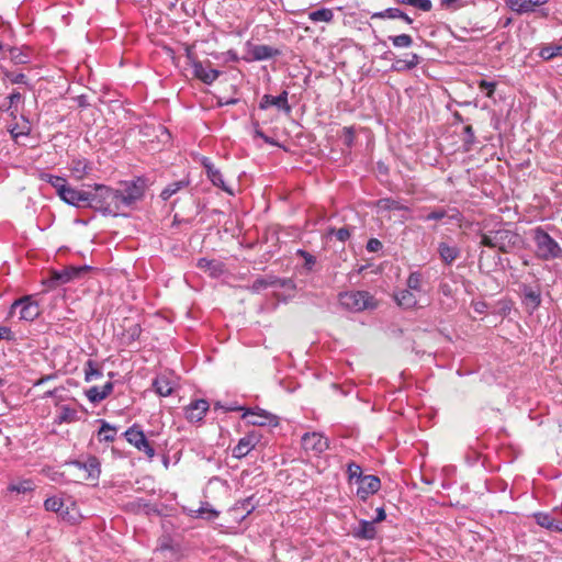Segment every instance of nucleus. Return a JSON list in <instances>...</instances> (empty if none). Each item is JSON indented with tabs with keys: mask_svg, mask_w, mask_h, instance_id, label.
<instances>
[{
	"mask_svg": "<svg viewBox=\"0 0 562 562\" xmlns=\"http://www.w3.org/2000/svg\"><path fill=\"white\" fill-rule=\"evenodd\" d=\"M89 204L88 207L100 212L103 215L117 216L121 210L119 190L105 184H88Z\"/></svg>",
	"mask_w": 562,
	"mask_h": 562,
	"instance_id": "nucleus-1",
	"label": "nucleus"
},
{
	"mask_svg": "<svg viewBox=\"0 0 562 562\" xmlns=\"http://www.w3.org/2000/svg\"><path fill=\"white\" fill-rule=\"evenodd\" d=\"M519 243L520 236L507 228L488 231L481 235V245L488 248H496L502 252L512 251Z\"/></svg>",
	"mask_w": 562,
	"mask_h": 562,
	"instance_id": "nucleus-2",
	"label": "nucleus"
},
{
	"mask_svg": "<svg viewBox=\"0 0 562 562\" xmlns=\"http://www.w3.org/2000/svg\"><path fill=\"white\" fill-rule=\"evenodd\" d=\"M532 238L539 259L549 261L562 258V247L541 226L532 231Z\"/></svg>",
	"mask_w": 562,
	"mask_h": 562,
	"instance_id": "nucleus-3",
	"label": "nucleus"
},
{
	"mask_svg": "<svg viewBox=\"0 0 562 562\" xmlns=\"http://www.w3.org/2000/svg\"><path fill=\"white\" fill-rule=\"evenodd\" d=\"M339 304L350 312H362L376 306L374 297L368 291H349L339 294Z\"/></svg>",
	"mask_w": 562,
	"mask_h": 562,
	"instance_id": "nucleus-4",
	"label": "nucleus"
},
{
	"mask_svg": "<svg viewBox=\"0 0 562 562\" xmlns=\"http://www.w3.org/2000/svg\"><path fill=\"white\" fill-rule=\"evenodd\" d=\"M188 64L191 66L193 76L205 85H212L221 76V71L211 67V61H201L191 53L187 54Z\"/></svg>",
	"mask_w": 562,
	"mask_h": 562,
	"instance_id": "nucleus-5",
	"label": "nucleus"
},
{
	"mask_svg": "<svg viewBox=\"0 0 562 562\" xmlns=\"http://www.w3.org/2000/svg\"><path fill=\"white\" fill-rule=\"evenodd\" d=\"M146 180L142 177L124 183V190H119L121 207L131 206L139 201L145 193Z\"/></svg>",
	"mask_w": 562,
	"mask_h": 562,
	"instance_id": "nucleus-6",
	"label": "nucleus"
},
{
	"mask_svg": "<svg viewBox=\"0 0 562 562\" xmlns=\"http://www.w3.org/2000/svg\"><path fill=\"white\" fill-rule=\"evenodd\" d=\"M18 310L19 318L27 322L34 321L41 313L38 303L31 295L15 300L10 307V315H14Z\"/></svg>",
	"mask_w": 562,
	"mask_h": 562,
	"instance_id": "nucleus-7",
	"label": "nucleus"
},
{
	"mask_svg": "<svg viewBox=\"0 0 562 562\" xmlns=\"http://www.w3.org/2000/svg\"><path fill=\"white\" fill-rule=\"evenodd\" d=\"M124 437L128 443L134 446L138 451L144 452L149 459L155 457V449L147 440L144 431L138 425H133L125 432Z\"/></svg>",
	"mask_w": 562,
	"mask_h": 562,
	"instance_id": "nucleus-8",
	"label": "nucleus"
},
{
	"mask_svg": "<svg viewBox=\"0 0 562 562\" xmlns=\"http://www.w3.org/2000/svg\"><path fill=\"white\" fill-rule=\"evenodd\" d=\"M57 195L67 204L75 207H88L89 204V190H78L68 186L66 182L64 187L59 188Z\"/></svg>",
	"mask_w": 562,
	"mask_h": 562,
	"instance_id": "nucleus-9",
	"label": "nucleus"
},
{
	"mask_svg": "<svg viewBox=\"0 0 562 562\" xmlns=\"http://www.w3.org/2000/svg\"><path fill=\"white\" fill-rule=\"evenodd\" d=\"M91 270L90 266H69L60 271H53L49 282L55 285L66 284L75 279L80 278L82 274Z\"/></svg>",
	"mask_w": 562,
	"mask_h": 562,
	"instance_id": "nucleus-10",
	"label": "nucleus"
},
{
	"mask_svg": "<svg viewBox=\"0 0 562 562\" xmlns=\"http://www.w3.org/2000/svg\"><path fill=\"white\" fill-rule=\"evenodd\" d=\"M302 447L305 451H311L314 454H321L329 447L328 439L319 432H306L301 439Z\"/></svg>",
	"mask_w": 562,
	"mask_h": 562,
	"instance_id": "nucleus-11",
	"label": "nucleus"
},
{
	"mask_svg": "<svg viewBox=\"0 0 562 562\" xmlns=\"http://www.w3.org/2000/svg\"><path fill=\"white\" fill-rule=\"evenodd\" d=\"M521 301L529 314H532L541 304V291L528 284L520 285Z\"/></svg>",
	"mask_w": 562,
	"mask_h": 562,
	"instance_id": "nucleus-12",
	"label": "nucleus"
},
{
	"mask_svg": "<svg viewBox=\"0 0 562 562\" xmlns=\"http://www.w3.org/2000/svg\"><path fill=\"white\" fill-rule=\"evenodd\" d=\"M69 464L82 470L86 474L83 477L86 480L97 481L101 473V464L97 457L90 456L86 461L74 460L69 462Z\"/></svg>",
	"mask_w": 562,
	"mask_h": 562,
	"instance_id": "nucleus-13",
	"label": "nucleus"
},
{
	"mask_svg": "<svg viewBox=\"0 0 562 562\" xmlns=\"http://www.w3.org/2000/svg\"><path fill=\"white\" fill-rule=\"evenodd\" d=\"M280 54L279 49L265 45V44H250L248 43V55L245 57L247 61H261L273 58Z\"/></svg>",
	"mask_w": 562,
	"mask_h": 562,
	"instance_id": "nucleus-14",
	"label": "nucleus"
},
{
	"mask_svg": "<svg viewBox=\"0 0 562 562\" xmlns=\"http://www.w3.org/2000/svg\"><path fill=\"white\" fill-rule=\"evenodd\" d=\"M289 92L283 90L279 95L273 97L271 94H263L260 102L259 109L267 110L269 106H277L279 110L290 114L292 111L291 105L288 101Z\"/></svg>",
	"mask_w": 562,
	"mask_h": 562,
	"instance_id": "nucleus-15",
	"label": "nucleus"
},
{
	"mask_svg": "<svg viewBox=\"0 0 562 562\" xmlns=\"http://www.w3.org/2000/svg\"><path fill=\"white\" fill-rule=\"evenodd\" d=\"M209 408L210 405L206 400L200 398L192 401L184 407V417L190 423H199L204 418Z\"/></svg>",
	"mask_w": 562,
	"mask_h": 562,
	"instance_id": "nucleus-16",
	"label": "nucleus"
},
{
	"mask_svg": "<svg viewBox=\"0 0 562 562\" xmlns=\"http://www.w3.org/2000/svg\"><path fill=\"white\" fill-rule=\"evenodd\" d=\"M381 487V481L376 475H366L358 483L356 495L361 501H367L369 496L375 494Z\"/></svg>",
	"mask_w": 562,
	"mask_h": 562,
	"instance_id": "nucleus-17",
	"label": "nucleus"
},
{
	"mask_svg": "<svg viewBox=\"0 0 562 562\" xmlns=\"http://www.w3.org/2000/svg\"><path fill=\"white\" fill-rule=\"evenodd\" d=\"M258 442L259 436L256 432H248L246 436L241 437L232 449V456L236 459H241L254 450Z\"/></svg>",
	"mask_w": 562,
	"mask_h": 562,
	"instance_id": "nucleus-18",
	"label": "nucleus"
},
{
	"mask_svg": "<svg viewBox=\"0 0 562 562\" xmlns=\"http://www.w3.org/2000/svg\"><path fill=\"white\" fill-rule=\"evenodd\" d=\"M248 416L251 417V419H249V424L255 426L278 425V417L261 408L246 409V412L243 414V417L245 418Z\"/></svg>",
	"mask_w": 562,
	"mask_h": 562,
	"instance_id": "nucleus-19",
	"label": "nucleus"
},
{
	"mask_svg": "<svg viewBox=\"0 0 562 562\" xmlns=\"http://www.w3.org/2000/svg\"><path fill=\"white\" fill-rule=\"evenodd\" d=\"M202 166L203 168L205 169V172H206V176L209 178V180L215 186V187H218L221 188L223 191L229 193V194H233V191L231 190L229 187L226 186L225 181H224V178H223V175L222 172L220 171V169H217L213 164L212 161L210 160V158L207 157H204L202 159Z\"/></svg>",
	"mask_w": 562,
	"mask_h": 562,
	"instance_id": "nucleus-20",
	"label": "nucleus"
},
{
	"mask_svg": "<svg viewBox=\"0 0 562 562\" xmlns=\"http://www.w3.org/2000/svg\"><path fill=\"white\" fill-rule=\"evenodd\" d=\"M549 0H505L506 5L517 14L536 11L538 7L546 4Z\"/></svg>",
	"mask_w": 562,
	"mask_h": 562,
	"instance_id": "nucleus-21",
	"label": "nucleus"
},
{
	"mask_svg": "<svg viewBox=\"0 0 562 562\" xmlns=\"http://www.w3.org/2000/svg\"><path fill=\"white\" fill-rule=\"evenodd\" d=\"M536 522L550 531L562 532V520H557L551 513L538 512L533 514Z\"/></svg>",
	"mask_w": 562,
	"mask_h": 562,
	"instance_id": "nucleus-22",
	"label": "nucleus"
},
{
	"mask_svg": "<svg viewBox=\"0 0 562 562\" xmlns=\"http://www.w3.org/2000/svg\"><path fill=\"white\" fill-rule=\"evenodd\" d=\"M371 19H379V20H385V19L395 20V19H400V20H403L407 24H412L414 22L413 18H411L406 12H404L403 10H401L398 8H387L385 10H382V11H379V12H374L371 15Z\"/></svg>",
	"mask_w": 562,
	"mask_h": 562,
	"instance_id": "nucleus-23",
	"label": "nucleus"
},
{
	"mask_svg": "<svg viewBox=\"0 0 562 562\" xmlns=\"http://www.w3.org/2000/svg\"><path fill=\"white\" fill-rule=\"evenodd\" d=\"M418 294L414 291L406 289L398 290L394 293V300L396 303L404 308H413L418 303Z\"/></svg>",
	"mask_w": 562,
	"mask_h": 562,
	"instance_id": "nucleus-24",
	"label": "nucleus"
},
{
	"mask_svg": "<svg viewBox=\"0 0 562 562\" xmlns=\"http://www.w3.org/2000/svg\"><path fill=\"white\" fill-rule=\"evenodd\" d=\"M352 536L357 539L372 540L376 536V528L374 521L361 519L358 528H355Z\"/></svg>",
	"mask_w": 562,
	"mask_h": 562,
	"instance_id": "nucleus-25",
	"label": "nucleus"
},
{
	"mask_svg": "<svg viewBox=\"0 0 562 562\" xmlns=\"http://www.w3.org/2000/svg\"><path fill=\"white\" fill-rule=\"evenodd\" d=\"M92 170V166L86 158L72 159L70 164V171L76 180H82Z\"/></svg>",
	"mask_w": 562,
	"mask_h": 562,
	"instance_id": "nucleus-26",
	"label": "nucleus"
},
{
	"mask_svg": "<svg viewBox=\"0 0 562 562\" xmlns=\"http://www.w3.org/2000/svg\"><path fill=\"white\" fill-rule=\"evenodd\" d=\"M113 391V383L106 382L103 386H92L87 392L86 395L91 403H100L104 398H106Z\"/></svg>",
	"mask_w": 562,
	"mask_h": 562,
	"instance_id": "nucleus-27",
	"label": "nucleus"
},
{
	"mask_svg": "<svg viewBox=\"0 0 562 562\" xmlns=\"http://www.w3.org/2000/svg\"><path fill=\"white\" fill-rule=\"evenodd\" d=\"M438 254L446 265H451L460 256V249L456 245L441 241L438 245Z\"/></svg>",
	"mask_w": 562,
	"mask_h": 562,
	"instance_id": "nucleus-28",
	"label": "nucleus"
},
{
	"mask_svg": "<svg viewBox=\"0 0 562 562\" xmlns=\"http://www.w3.org/2000/svg\"><path fill=\"white\" fill-rule=\"evenodd\" d=\"M420 63V56L416 53H411L406 55L405 59L398 58L395 59L391 69L394 71H408L414 69Z\"/></svg>",
	"mask_w": 562,
	"mask_h": 562,
	"instance_id": "nucleus-29",
	"label": "nucleus"
},
{
	"mask_svg": "<svg viewBox=\"0 0 562 562\" xmlns=\"http://www.w3.org/2000/svg\"><path fill=\"white\" fill-rule=\"evenodd\" d=\"M196 266L203 271L209 272L211 277H217L223 272V265L216 260L200 258Z\"/></svg>",
	"mask_w": 562,
	"mask_h": 562,
	"instance_id": "nucleus-30",
	"label": "nucleus"
},
{
	"mask_svg": "<svg viewBox=\"0 0 562 562\" xmlns=\"http://www.w3.org/2000/svg\"><path fill=\"white\" fill-rule=\"evenodd\" d=\"M153 386L160 396H169L173 392V383L164 375L157 376L153 382Z\"/></svg>",
	"mask_w": 562,
	"mask_h": 562,
	"instance_id": "nucleus-31",
	"label": "nucleus"
},
{
	"mask_svg": "<svg viewBox=\"0 0 562 562\" xmlns=\"http://www.w3.org/2000/svg\"><path fill=\"white\" fill-rule=\"evenodd\" d=\"M406 286L414 291L416 294L424 293V276L420 271H413L406 280Z\"/></svg>",
	"mask_w": 562,
	"mask_h": 562,
	"instance_id": "nucleus-32",
	"label": "nucleus"
},
{
	"mask_svg": "<svg viewBox=\"0 0 562 562\" xmlns=\"http://www.w3.org/2000/svg\"><path fill=\"white\" fill-rule=\"evenodd\" d=\"M10 58L15 65L27 64L31 60L30 48L11 47L9 49Z\"/></svg>",
	"mask_w": 562,
	"mask_h": 562,
	"instance_id": "nucleus-33",
	"label": "nucleus"
},
{
	"mask_svg": "<svg viewBox=\"0 0 562 562\" xmlns=\"http://www.w3.org/2000/svg\"><path fill=\"white\" fill-rule=\"evenodd\" d=\"M117 428L105 420H101V427L98 431L99 440L113 442L115 440Z\"/></svg>",
	"mask_w": 562,
	"mask_h": 562,
	"instance_id": "nucleus-34",
	"label": "nucleus"
},
{
	"mask_svg": "<svg viewBox=\"0 0 562 562\" xmlns=\"http://www.w3.org/2000/svg\"><path fill=\"white\" fill-rule=\"evenodd\" d=\"M308 19L312 22H326L330 23L334 19V12L328 8H321L308 13Z\"/></svg>",
	"mask_w": 562,
	"mask_h": 562,
	"instance_id": "nucleus-35",
	"label": "nucleus"
},
{
	"mask_svg": "<svg viewBox=\"0 0 562 562\" xmlns=\"http://www.w3.org/2000/svg\"><path fill=\"white\" fill-rule=\"evenodd\" d=\"M539 56L544 60L562 57V44H549L542 46L539 50Z\"/></svg>",
	"mask_w": 562,
	"mask_h": 562,
	"instance_id": "nucleus-36",
	"label": "nucleus"
},
{
	"mask_svg": "<svg viewBox=\"0 0 562 562\" xmlns=\"http://www.w3.org/2000/svg\"><path fill=\"white\" fill-rule=\"evenodd\" d=\"M44 507L47 512H54L59 514L63 518H66V515L68 514L67 510H64V502L59 497H48L44 502Z\"/></svg>",
	"mask_w": 562,
	"mask_h": 562,
	"instance_id": "nucleus-37",
	"label": "nucleus"
},
{
	"mask_svg": "<svg viewBox=\"0 0 562 562\" xmlns=\"http://www.w3.org/2000/svg\"><path fill=\"white\" fill-rule=\"evenodd\" d=\"M77 419H78V413L75 408H71L67 405L60 406L59 414L56 419V422L58 424L72 423V422H76Z\"/></svg>",
	"mask_w": 562,
	"mask_h": 562,
	"instance_id": "nucleus-38",
	"label": "nucleus"
},
{
	"mask_svg": "<svg viewBox=\"0 0 562 562\" xmlns=\"http://www.w3.org/2000/svg\"><path fill=\"white\" fill-rule=\"evenodd\" d=\"M189 184L188 181L179 180L172 183H169L160 193V198L164 201L169 200L173 194H176L181 189L186 188Z\"/></svg>",
	"mask_w": 562,
	"mask_h": 562,
	"instance_id": "nucleus-39",
	"label": "nucleus"
},
{
	"mask_svg": "<svg viewBox=\"0 0 562 562\" xmlns=\"http://www.w3.org/2000/svg\"><path fill=\"white\" fill-rule=\"evenodd\" d=\"M397 4H405L413 7L423 12H429L432 8V3L430 0H394Z\"/></svg>",
	"mask_w": 562,
	"mask_h": 562,
	"instance_id": "nucleus-40",
	"label": "nucleus"
},
{
	"mask_svg": "<svg viewBox=\"0 0 562 562\" xmlns=\"http://www.w3.org/2000/svg\"><path fill=\"white\" fill-rule=\"evenodd\" d=\"M22 99H23V97L19 91H13L8 97V106L4 108V111L9 112L10 116H12L13 119H15L16 114H18L16 104L20 103L22 101Z\"/></svg>",
	"mask_w": 562,
	"mask_h": 562,
	"instance_id": "nucleus-41",
	"label": "nucleus"
},
{
	"mask_svg": "<svg viewBox=\"0 0 562 562\" xmlns=\"http://www.w3.org/2000/svg\"><path fill=\"white\" fill-rule=\"evenodd\" d=\"M40 179L49 183L56 190V193H58L59 188L64 187L65 183L67 182V180L63 177L54 176V175L46 173V172H42L40 175Z\"/></svg>",
	"mask_w": 562,
	"mask_h": 562,
	"instance_id": "nucleus-42",
	"label": "nucleus"
},
{
	"mask_svg": "<svg viewBox=\"0 0 562 562\" xmlns=\"http://www.w3.org/2000/svg\"><path fill=\"white\" fill-rule=\"evenodd\" d=\"M347 473H348V481L350 483H356V484H358L361 481V479H363L366 476L362 473L361 467L355 462H350L348 464Z\"/></svg>",
	"mask_w": 562,
	"mask_h": 562,
	"instance_id": "nucleus-43",
	"label": "nucleus"
},
{
	"mask_svg": "<svg viewBox=\"0 0 562 562\" xmlns=\"http://www.w3.org/2000/svg\"><path fill=\"white\" fill-rule=\"evenodd\" d=\"M389 40L392 42L393 46L397 48H407L413 44V38L408 34L392 35L389 36Z\"/></svg>",
	"mask_w": 562,
	"mask_h": 562,
	"instance_id": "nucleus-44",
	"label": "nucleus"
},
{
	"mask_svg": "<svg viewBox=\"0 0 562 562\" xmlns=\"http://www.w3.org/2000/svg\"><path fill=\"white\" fill-rule=\"evenodd\" d=\"M463 150L470 151L473 148V145L475 144V134L471 125H467L463 128Z\"/></svg>",
	"mask_w": 562,
	"mask_h": 562,
	"instance_id": "nucleus-45",
	"label": "nucleus"
},
{
	"mask_svg": "<svg viewBox=\"0 0 562 562\" xmlns=\"http://www.w3.org/2000/svg\"><path fill=\"white\" fill-rule=\"evenodd\" d=\"M328 236H335L337 240L345 243L347 241L351 236V229L349 227H341V228H334L330 227L327 231Z\"/></svg>",
	"mask_w": 562,
	"mask_h": 562,
	"instance_id": "nucleus-46",
	"label": "nucleus"
},
{
	"mask_svg": "<svg viewBox=\"0 0 562 562\" xmlns=\"http://www.w3.org/2000/svg\"><path fill=\"white\" fill-rule=\"evenodd\" d=\"M218 515L220 513L216 509L212 508L209 504L201 506L196 510V516L206 520H213L217 518Z\"/></svg>",
	"mask_w": 562,
	"mask_h": 562,
	"instance_id": "nucleus-47",
	"label": "nucleus"
},
{
	"mask_svg": "<svg viewBox=\"0 0 562 562\" xmlns=\"http://www.w3.org/2000/svg\"><path fill=\"white\" fill-rule=\"evenodd\" d=\"M448 215L447 211L442 207H437L426 215H419L418 218L423 221H440Z\"/></svg>",
	"mask_w": 562,
	"mask_h": 562,
	"instance_id": "nucleus-48",
	"label": "nucleus"
},
{
	"mask_svg": "<svg viewBox=\"0 0 562 562\" xmlns=\"http://www.w3.org/2000/svg\"><path fill=\"white\" fill-rule=\"evenodd\" d=\"M101 375L102 372L94 366V362L92 360H88L85 369V380L90 382L93 378H99Z\"/></svg>",
	"mask_w": 562,
	"mask_h": 562,
	"instance_id": "nucleus-49",
	"label": "nucleus"
},
{
	"mask_svg": "<svg viewBox=\"0 0 562 562\" xmlns=\"http://www.w3.org/2000/svg\"><path fill=\"white\" fill-rule=\"evenodd\" d=\"M341 138H342V144L346 147L351 148L355 143V127L353 126H345L342 128Z\"/></svg>",
	"mask_w": 562,
	"mask_h": 562,
	"instance_id": "nucleus-50",
	"label": "nucleus"
},
{
	"mask_svg": "<svg viewBox=\"0 0 562 562\" xmlns=\"http://www.w3.org/2000/svg\"><path fill=\"white\" fill-rule=\"evenodd\" d=\"M142 334V328L138 324H134L130 326L124 334V337L126 338L127 342L131 344L139 338Z\"/></svg>",
	"mask_w": 562,
	"mask_h": 562,
	"instance_id": "nucleus-51",
	"label": "nucleus"
},
{
	"mask_svg": "<svg viewBox=\"0 0 562 562\" xmlns=\"http://www.w3.org/2000/svg\"><path fill=\"white\" fill-rule=\"evenodd\" d=\"M277 281L276 280H267L265 278H258L254 281L252 285H251V290L254 292H260L265 289H267L268 286L270 285H273Z\"/></svg>",
	"mask_w": 562,
	"mask_h": 562,
	"instance_id": "nucleus-52",
	"label": "nucleus"
},
{
	"mask_svg": "<svg viewBox=\"0 0 562 562\" xmlns=\"http://www.w3.org/2000/svg\"><path fill=\"white\" fill-rule=\"evenodd\" d=\"M243 509L246 512V515L250 514L255 509V505L252 504V497L245 498L239 501L233 507V510Z\"/></svg>",
	"mask_w": 562,
	"mask_h": 562,
	"instance_id": "nucleus-53",
	"label": "nucleus"
},
{
	"mask_svg": "<svg viewBox=\"0 0 562 562\" xmlns=\"http://www.w3.org/2000/svg\"><path fill=\"white\" fill-rule=\"evenodd\" d=\"M477 87L481 91L486 92L487 98H492L493 93L495 91L496 82L494 81H486V80H480L477 83Z\"/></svg>",
	"mask_w": 562,
	"mask_h": 562,
	"instance_id": "nucleus-54",
	"label": "nucleus"
},
{
	"mask_svg": "<svg viewBox=\"0 0 562 562\" xmlns=\"http://www.w3.org/2000/svg\"><path fill=\"white\" fill-rule=\"evenodd\" d=\"M9 490L18 493H26L33 490V484L31 481H23L18 484L10 485Z\"/></svg>",
	"mask_w": 562,
	"mask_h": 562,
	"instance_id": "nucleus-55",
	"label": "nucleus"
},
{
	"mask_svg": "<svg viewBox=\"0 0 562 562\" xmlns=\"http://www.w3.org/2000/svg\"><path fill=\"white\" fill-rule=\"evenodd\" d=\"M296 254L304 259V263L307 269L313 268L316 262V258L313 255L303 249H299Z\"/></svg>",
	"mask_w": 562,
	"mask_h": 562,
	"instance_id": "nucleus-56",
	"label": "nucleus"
},
{
	"mask_svg": "<svg viewBox=\"0 0 562 562\" xmlns=\"http://www.w3.org/2000/svg\"><path fill=\"white\" fill-rule=\"evenodd\" d=\"M5 77L13 85H26L27 83L26 76L22 72H19V74L5 72Z\"/></svg>",
	"mask_w": 562,
	"mask_h": 562,
	"instance_id": "nucleus-57",
	"label": "nucleus"
},
{
	"mask_svg": "<svg viewBox=\"0 0 562 562\" xmlns=\"http://www.w3.org/2000/svg\"><path fill=\"white\" fill-rule=\"evenodd\" d=\"M383 247L382 243L378 238H370L367 243V250L370 252H376Z\"/></svg>",
	"mask_w": 562,
	"mask_h": 562,
	"instance_id": "nucleus-58",
	"label": "nucleus"
},
{
	"mask_svg": "<svg viewBox=\"0 0 562 562\" xmlns=\"http://www.w3.org/2000/svg\"><path fill=\"white\" fill-rule=\"evenodd\" d=\"M441 5L447 9H458L461 7V0H441Z\"/></svg>",
	"mask_w": 562,
	"mask_h": 562,
	"instance_id": "nucleus-59",
	"label": "nucleus"
},
{
	"mask_svg": "<svg viewBox=\"0 0 562 562\" xmlns=\"http://www.w3.org/2000/svg\"><path fill=\"white\" fill-rule=\"evenodd\" d=\"M387 207L391 209V210H396V211H406L408 210L407 206L401 204L400 202L395 201V200H387Z\"/></svg>",
	"mask_w": 562,
	"mask_h": 562,
	"instance_id": "nucleus-60",
	"label": "nucleus"
},
{
	"mask_svg": "<svg viewBox=\"0 0 562 562\" xmlns=\"http://www.w3.org/2000/svg\"><path fill=\"white\" fill-rule=\"evenodd\" d=\"M13 334L9 327L0 326V339L11 340Z\"/></svg>",
	"mask_w": 562,
	"mask_h": 562,
	"instance_id": "nucleus-61",
	"label": "nucleus"
},
{
	"mask_svg": "<svg viewBox=\"0 0 562 562\" xmlns=\"http://www.w3.org/2000/svg\"><path fill=\"white\" fill-rule=\"evenodd\" d=\"M375 512H376V516H375V518L372 520V521H374V524H376V522H381V521H383V520L386 518V514H385V510H384V508H383V507H379V508H376V510H375Z\"/></svg>",
	"mask_w": 562,
	"mask_h": 562,
	"instance_id": "nucleus-62",
	"label": "nucleus"
},
{
	"mask_svg": "<svg viewBox=\"0 0 562 562\" xmlns=\"http://www.w3.org/2000/svg\"><path fill=\"white\" fill-rule=\"evenodd\" d=\"M215 407H216V408H217V407H218V408H222V409H224L225 412H237V411H241V409H243V407L237 406V405L223 406V405H221V403H216V404H215Z\"/></svg>",
	"mask_w": 562,
	"mask_h": 562,
	"instance_id": "nucleus-63",
	"label": "nucleus"
},
{
	"mask_svg": "<svg viewBox=\"0 0 562 562\" xmlns=\"http://www.w3.org/2000/svg\"><path fill=\"white\" fill-rule=\"evenodd\" d=\"M252 125H254L255 136L260 137L261 139H263L266 137V134L260 128L259 123L258 122H254Z\"/></svg>",
	"mask_w": 562,
	"mask_h": 562,
	"instance_id": "nucleus-64",
	"label": "nucleus"
}]
</instances>
